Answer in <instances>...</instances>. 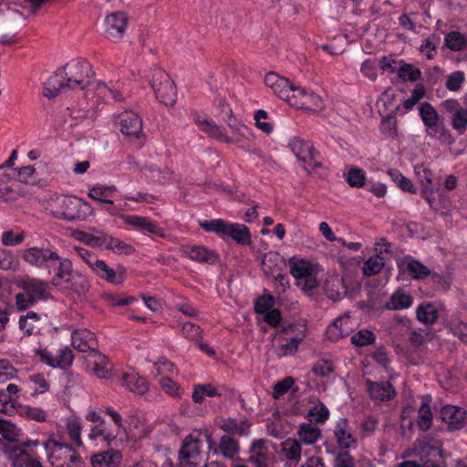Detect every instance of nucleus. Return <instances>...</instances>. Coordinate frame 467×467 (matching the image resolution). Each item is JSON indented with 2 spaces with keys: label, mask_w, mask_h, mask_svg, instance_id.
Masks as SVG:
<instances>
[{
  "label": "nucleus",
  "mask_w": 467,
  "mask_h": 467,
  "mask_svg": "<svg viewBox=\"0 0 467 467\" xmlns=\"http://www.w3.org/2000/svg\"><path fill=\"white\" fill-rule=\"evenodd\" d=\"M94 72L90 63L80 57L74 58L59 67L45 84L43 95L54 99L65 89L84 90L91 85Z\"/></svg>",
  "instance_id": "obj_1"
},
{
  "label": "nucleus",
  "mask_w": 467,
  "mask_h": 467,
  "mask_svg": "<svg viewBox=\"0 0 467 467\" xmlns=\"http://www.w3.org/2000/svg\"><path fill=\"white\" fill-rule=\"evenodd\" d=\"M48 208L56 218L69 222L85 219L90 213V205L87 202L67 195L51 198Z\"/></svg>",
  "instance_id": "obj_2"
},
{
  "label": "nucleus",
  "mask_w": 467,
  "mask_h": 467,
  "mask_svg": "<svg viewBox=\"0 0 467 467\" xmlns=\"http://www.w3.org/2000/svg\"><path fill=\"white\" fill-rule=\"evenodd\" d=\"M194 120L200 130L208 136L227 143L243 144L247 140L246 134L250 133V129L244 125L237 126L229 123L228 125L232 130V136H227L222 131L221 128L213 121H209L200 116L196 117Z\"/></svg>",
  "instance_id": "obj_3"
},
{
  "label": "nucleus",
  "mask_w": 467,
  "mask_h": 467,
  "mask_svg": "<svg viewBox=\"0 0 467 467\" xmlns=\"http://www.w3.org/2000/svg\"><path fill=\"white\" fill-rule=\"evenodd\" d=\"M42 444L49 460L61 462L57 463L58 467H72L80 463V456L71 445L52 438L47 439Z\"/></svg>",
  "instance_id": "obj_4"
},
{
  "label": "nucleus",
  "mask_w": 467,
  "mask_h": 467,
  "mask_svg": "<svg viewBox=\"0 0 467 467\" xmlns=\"http://www.w3.org/2000/svg\"><path fill=\"white\" fill-rule=\"evenodd\" d=\"M201 435V431H195L183 439L178 453L180 467H200Z\"/></svg>",
  "instance_id": "obj_5"
},
{
  "label": "nucleus",
  "mask_w": 467,
  "mask_h": 467,
  "mask_svg": "<svg viewBox=\"0 0 467 467\" xmlns=\"http://www.w3.org/2000/svg\"><path fill=\"white\" fill-rule=\"evenodd\" d=\"M289 147L307 173L321 168V161L317 160L318 153L310 141L295 137L291 140Z\"/></svg>",
  "instance_id": "obj_6"
},
{
  "label": "nucleus",
  "mask_w": 467,
  "mask_h": 467,
  "mask_svg": "<svg viewBox=\"0 0 467 467\" xmlns=\"http://www.w3.org/2000/svg\"><path fill=\"white\" fill-rule=\"evenodd\" d=\"M150 86L156 98L164 105H173L176 100V87L171 77L161 69L153 71Z\"/></svg>",
  "instance_id": "obj_7"
},
{
  "label": "nucleus",
  "mask_w": 467,
  "mask_h": 467,
  "mask_svg": "<svg viewBox=\"0 0 467 467\" xmlns=\"http://www.w3.org/2000/svg\"><path fill=\"white\" fill-rule=\"evenodd\" d=\"M441 108L450 115L451 125L459 135L467 130V109L462 108L456 99L442 101Z\"/></svg>",
  "instance_id": "obj_8"
},
{
  "label": "nucleus",
  "mask_w": 467,
  "mask_h": 467,
  "mask_svg": "<svg viewBox=\"0 0 467 467\" xmlns=\"http://www.w3.org/2000/svg\"><path fill=\"white\" fill-rule=\"evenodd\" d=\"M120 132L130 139H140L142 135V119L134 111H124L118 116Z\"/></svg>",
  "instance_id": "obj_9"
},
{
  "label": "nucleus",
  "mask_w": 467,
  "mask_h": 467,
  "mask_svg": "<svg viewBox=\"0 0 467 467\" xmlns=\"http://www.w3.org/2000/svg\"><path fill=\"white\" fill-rule=\"evenodd\" d=\"M128 17L123 12H114L106 16L105 34L111 41H119L126 30Z\"/></svg>",
  "instance_id": "obj_10"
},
{
  "label": "nucleus",
  "mask_w": 467,
  "mask_h": 467,
  "mask_svg": "<svg viewBox=\"0 0 467 467\" xmlns=\"http://www.w3.org/2000/svg\"><path fill=\"white\" fill-rule=\"evenodd\" d=\"M72 346L79 352H88L91 358L94 352H99L97 349L98 341L93 332L88 329H78L72 333Z\"/></svg>",
  "instance_id": "obj_11"
},
{
  "label": "nucleus",
  "mask_w": 467,
  "mask_h": 467,
  "mask_svg": "<svg viewBox=\"0 0 467 467\" xmlns=\"http://www.w3.org/2000/svg\"><path fill=\"white\" fill-rule=\"evenodd\" d=\"M435 454L441 457L442 451L440 448L439 442L431 438L417 440L413 443L410 453V455L418 457L420 462L431 460V457L435 456Z\"/></svg>",
  "instance_id": "obj_12"
},
{
  "label": "nucleus",
  "mask_w": 467,
  "mask_h": 467,
  "mask_svg": "<svg viewBox=\"0 0 467 467\" xmlns=\"http://www.w3.org/2000/svg\"><path fill=\"white\" fill-rule=\"evenodd\" d=\"M441 418L451 431L460 430L464 425L466 411L458 406L446 405L441 410Z\"/></svg>",
  "instance_id": "obj_13"
},
{
  "label": "nucleus",
  "mask_w": 467,
  "mask_h": 467,
  "mask_svg": "<svg viewBox=\"0 0 467 467\" xmlns=\"http://www.w3.org/2000/svg\"><path fill=\"white\" fill-rule=\"evenodd\" d=\"M265 84L280 99L286 100L291 93L292 83L286 78L275 72H268L265 77Z\"/></svg>",
  "instance_id": "obj_14"
},
{
  "label": "nucleus",
  "mask_w": 467,
  "mask_h": 467,
  "mask_svg": "<svg viewBox=\"0 0 467 467\" xmlns=\"http://www.w3.org/2000/svg\"><path fill=\"white\" fill-rule=\"evenodd\" d=\"M182 253L191 260L198 263L215 265L219 262V255L213 250L204 246H184Z\"/></svg>",
  "instance_id": "obj_15"
},
{
  "label": "nucleus",
  "mask_w": 467,
  "mask_h": 467,
  "mask_svg": "<svg viewBox=\"0 0 467 467\" xmlns=\"http://www.w3.org/2000/svg\"><path fill=\"white\" fill-rule=\"evenodd\" d=\"M366 385L372 400L380 401L389 400L396 395L395 389L389 381L375 382L367 379Z\"/></svg>",
  "instance_id": "obj_16"
},
{
  "label": "nucleus",
  "mask_w": 467,
  "mask_h": 467,
  "mask_svg": "<svg viewBox=\"0 0 467 467\" xmlns=\"http://www.w3.org/2000/svg\"><path fill=\"white\" fill-rule=\"evenodd\" d=\"M119 434L118 428H114L111 424L105 421L92 426L89 430L88 438L91 441L99 440L110 445L116 441Z\"/></svg>",
  "instance_id": "obj_17"
},
{
  "label": "nucleus",
  "mask_w": 467,
  "mask_h": 467,
  "mask_svg": "<svg viewBox=\"0 0 467 467\" xmlns=\"http://www.w3.org/2000/svg\"><path fill=\"white\" fill-rule=\"evenodd\" d=\"M19 286L28 292L36 301L50 297L48 285L42 280L27 277L20 281Z\"/></svg>",
  "instance_id": "obj_18"
},
{
  "label": "nucleus",
  "mask_w": 467,
  "mask_h": 467,
  "mask_svg": "<svg viewBox=\"0 0 467 467\" xmlns=\"http://www.w3.org/2000/svg\"><path fill=\"white\" fill-rule=\"evenodd\" d=\"M276 261H279L281 265H284L282 260L279 258L278 254L270 253L269 254H265L261 262L262 268L266 275H272L275 281L278 282L283 287H285V285H288L286 275L279 272L280 268L278 264L272 265V263H275Z\"/></svg>",
  "instance_id": "obj_19"
},
{
  "label": "nucleus",
  "mask_w": 467,
  "mask_h": 467,
  "mask_svg": "<svg viewBox=\"0 0 467 467\" xmlns=\"http://www.w3.org/2000/svg\"><path fill=\"white\" fill-rule=\"evenodd\" d=\"M334 435L337 442L341 449H348L355 447L357 441L353 438L350 431L348 430V420L346 418L340 419L334 430Z\"/></svg>",
  "instance_id": "obj_20"
},
{
  "label": "nucleus",
  "mask_w": 467,
  "mask_h": 467,
  "mask_svg": "<svg viewBox=\"0 0 467 467\" xmlns=\"http://www.w3.org/2000/svg\"><path fill=\"white\" fill-rule=\"evenodd\" d=\"M120 383L130 391L142 395L148 391V382L135 372H125L120 378Z\"/></svg>",
  "instance_id": "obj_21"
},
{
  "label": "nucleus",
  "mask_w": 467,
  "mask_h": 467,
  "mask_svg": "<svg viewBox=\"0 0 467 467\" xmlns=\"http://www.w3.org/2000/svg\"><path fill=\"white\" fill-rule=\"evenodd\" d=\"M420 119L428 130L437 132L440 123V115L436 109L429 102H422L419 107Z\"/></svg>",
  "instance_id": "obj_22"
},
{
  "label": "nucleus",
  "mask_w": 467,
  "mask_h": 467,
  "mask_svg": "<svg viewBox=\"0 0 467 467\" xmlns=\"http://www.w3.org/2000/svg\"><path fill=\"white\" fill-rule=\"evenodd\" d=\"M57 262L59 263V265L57 274L53 277L52 284L60 290H66L69 287V285H65V283L74 274L72 272V263L69 259L62 257Z\"/></svg>",
  "instance_id": "obj_23"
},
{
  "label": "nucleus",
  "mask_w": 467,
  "mask_h": 467,
  "mask_svg": "<svg viewBox=\"0 0 467 467\" xmlns=\"http://www.w3.org/2000/svg\"><path fill=\"white\" fill-rule=\"evenodd\" d=\"M125 223L138 230H144L148 233L154 234L159 236H163V230L158 223L148 217L141 216H129L125 219Z\"/></svg>",
  "instance_id": "obj_24"
},
{
  "label": "nucleus",
  "mask_w": 467,
  "mask_h": 467,
  "mask_svg": "<svg viewBox=\"0 0 467 467\" xmlns=\"http://www.w3.org/2000/svg\"><path fill=\"white\" fill-rule=\"evenodd\" d=\"M251 424L248 420L244 419L241 421L234 418L223 419L219 424V428L225 432L236 434L238 436L247 435L250 431Z\"/></svg>",
  "instance_id": "obj_25"
},
{
  "label": "nucleus",
  "mask_w": 467,
  "mask_h": 467,
  "mask_svg": "<svg viewBox=\"0 0 467 467\" xmlns=\"http://www.w3.org/2000/svg\"><path fill=\"white\" fill-rule=\"evenodd\" d=\"M121 460V454L118 451H103L91 457L93 467H116Z\"/></svg>",
  "instance_id": "obj_26"
},
{
  "label": "nucleus",
  "mask_w": 467,
  "mask_h": 467,
  "mask_svg": "<svg viewBox=\"0 0 467 467\" xmlns=\"http://www.w3.org/2000/svg\"><path fill=\"white\" fill-rule=\"evenodd\" d=\"M227 228L225 237L230 236L238 244H251V234L247 226L240 223H229Z\"/></svg>",
  "instance_id": "obj_27"
},
{
  "label": "nucleus",
  "mask_w": 467,
  "mask_h": 467,
  "mask_svg": "<svg viewBox=\"0 0 467 467\" xmlns=\"http://www.w3.org/2000/svg\"><path fill=\"white\" fill-rule=\"evenodd\" d=\"M96 275L109 283L119 285L122 283V278L118 276L116 271L109 267L103 260H95V265L92 269Z\"/></svg>",
  "instance_id": "obj_28"
},
{
  "label": "nucleus",
  "mask_w": 467,
  "mask_h": 467,
  "mask_svg": "<svg viewBox=\"0 0 467 467\" xmlns=\"http://www.w3.org/2000/svg\"><path fill=\"white\" fill-rule=\"evenodd\" d=\"M297 435L303 443L310 445L320 438L321 430L311 422L302 423L298 428Z\"/></svg>",
  "instance_id": "obj_29"
},
{
  "label": "nucleus",
  "mask_w": 467,
  "mask_h": 467,
  "mask_svg": "<svg viewBox=\"0 0 467 467\" xmlns=\"http://www.w3.org/2000/svg\"><path fill=\"white\" fill-rule=\"evenodd\" d=\"M91 358L93 359V371L95 375L99 379L109 378L112 366L109 358L101 352H94V356Z\"/></svg>",
  "instance_id": "obj_30"
},
{
  "label": "nucleus",
  "mask_w": 467,
  "mask_h": 467,
  "mask_svg": "<svg viewBox=\"0 0 467 467\" xmlns=\"http://www.w3.org/2000/svg\"><path fill=\"white\" fill-rule=\"evenodd\" d=\"M65 285H69V287L65 291L72 290L78 296L86 295L88 292L90 286L89 282L86 276L78 272L74 273L68 281L65 283Z\"/></svg>",
  "instance_id": "obj_31"
},
{
  "label": "nucleus",
  "mask_w": 467,
  "mask_h": 467,
  "mask_svg": "<svg viewBox=\"0 0 467 467\" xmlns=\"http://www.w3.org/2000/svg\"><path fill=\"white\" fill-rule=\"evenodd\" d=\"M219 450L224 458L234 459L238 454L240 447L236 440L229 435H223L220 439Z\"/></svg>",
  "instance_id": "obj_32"
},
{
  "label": "nucleus",
  "mask_w": 467,
  "mask_h": 467,
  "mask_svg": "<svg viewBox=\"0 0 467 467\" xmlns=\"http://www.w3.org/2000/svg\"><path fill=\"white\" fill-rule=\"evenodd\" d=\"M281 450L289 461L299 462L301 460V444L296 439H286L281 444Z\"/></svg>",
  "instance_id": "obj_33"
},
{
  "label": "nucleus",
  "mask_w": 467,
  "mask_h": 467,
  "mask_svg": "<svg viewBox=\"0 0 467 467\" xmlns=\"http://www.w3.org/2000/svg\"><path fill=\"white\" fill-rule=\"evenodd\" d=\"M229 223L222 219H214L199 222V226L208 233H214L222 238H225Z\"/></svg>",
  "instance_id": "obj_34"
},
{
  "label": "nucleus",
  "mask_w": 467,
  "mask_h": 467,
  "mask_svg": "<svg viewBox=\"0 0 467 467\" xmlns=\"http://www.w3.org/2000/svg\"><path fill=\"white\" fill-rule=\"evenodd\" d=\"M415 172L423 186L422 194L425 196L428 202L431 203V200L429 194L432 192V190L429 187V185L432 183V172L431 170L424 166H416Z\"/></svg>",
  "instance_id": "obj_35"
},
{
  "label": "nucleus",
  "mask_w": 467,
  "mask_h": 467,
  "mask_svg": "<svg viewBox=\"0 0 467 467\" xmlns=\"http://www.w3.org/2000/svg\"><path fill=\"white\" fill-rule=\"evenodd\" d=\"M310 264L306 260H290V274L296 279L307 278L311 275Z\"/></svg>",
  "instance_id": "obj_36"
},
{
  "label": "nucleus",
  "mask_w": 467,
  "mask_h": 467,
  "mask_svg": "<svg viewBox=\"0 0 467 467\" xmlns=\"http://www.w3.org/2000/svg\"><path fill=\"white\" fill-rule=\"evenodd\" d=\"M105 247L119 254H132L135 252L132 245L109 235H107Z\"/></svg>",
  "instance_id": "obj_37"
},
{
  "label": "nucleus",
  "mask_w": 467,
  "mask_h": 467,
  "mask_svg": "<svg viewBox=\"0 0 467 467\" xmlns=\"http://www.w3.org/2000/svg\"><path fill=\"white\" fill-rule=\"evenodd\" d=\"M385 265V258L376 254L370 256L365 263L362 268L363 274L367 276H371L379 274Z\"/></svg>",
  "instance_id": "obj_38"
},
{
  "label": "nucleus",
  "mask_w": 467,
  "mask_h": 467,
  "mask_svg": "<svg viewBox=\"0 0 467 467\" xmlns=\"http://www.w3.org/2000/svg\"><path fill=\"white\" fill-rule=\"evenodd\" d=\"M15 467H43L39 458L26 452L25 450H20L14 460Z\"/></svg>",
  "instance_id": "obj_39"
},
{
  "label": "nucleus",
  "mask_w": 467,
  "mask_h": 467,
  "mask_svg": "<svg viewBox=\"0 0 467 467\" xmlns=\"http://www.w3.org/2000/svg\"><path fill=\"white\" fill-rule=\"evenodd\" d=\"M432 412L431 406L423 402L418 411V426L421 431H428L432 424Z\"/></svg>",
  "instance_id": "obj_40"
},
{
  "label": "nucleus",
  "mask_w": 467,
  "mask_h": 467,
  "mask_svg": "<svg viewBox=\"0 0 467 467\" xmlns=\"http://www.w3.org/2000/svg\"><path fill=\"white\" fill-rule=\"evenodd\" d=\"M416 314L418 320L424 324H433L438 318V312L431 304L420 306L417 308Z\"/></svg>",
  "instance_id": "obj_41"
},
{
  "label": "nucleus",
  "mask_w": 467,
  "mask_h": 467,
  "mask_svg": "<svg viewBox=\"0 0 467 467\" xmlns=\"http://www.w3.org/2000/svg\"><path fill=\"white\" fill-rule=\"evenodd\" d=\"M388 173L391 177L392 181L395 182L403 192H408L411 193L416 192V189L412 182L409 178L403 176L402 173L400 172V171L390 169L389 170Z\"/></svg>",
  "instance_id": "obj_42"
},
{
  "label": "nucleus",
  "mask_w": 467,
  "mask_h": 467,
  "mask_svg": "<svg viewBox=\"0 0 467 467\" xmlns=\"http://www.w3.org/2000/svg\"><path fill=\"white\" fill-rule=\"evenodd\" d=\"M412 304V297L409 295L402 293L394 294L389 302L387 304V307L392 310H399L408 308Z\"/></svg>",
  "instance_id": "obj_43"
},
{
  "label": "nucleus",
  "mask_w": 467,
  "mask_h": 467,
  "mask_svg": "<svg viewBox=\"0 0 467 467\" xmlns=\"http://www.w3.org/2000/svg\"><path fill=\"white\" fill-rule=\"evenodd\" d=\"M303 337H295L287 340L285 344L280 345L275 349V354L279 358H283L289 355H294L297 349L299 344L302 342Z\"/></svg>",
  "instance_id": "obj_44"
},
{
  "label": "nucleus",
  "mask_w": 467,
  "mask_h": 467,
  "mask_svg": "<svg viewBox=\"0 0 467 467\" xmlns=\"http://www.w3.org/2000/svg\"><path fill=\"white\" fill-rule=\"evenodd\" d=\"M407 269L414 279H422L431 275V271L421 262L415 259L408 262Z\"/></svg>",
  "instance_id": "obj_45"
},
{
  "label": "nucleus",
  "mask_w": 467,
  "mask_h": 467,
  "mask_svg": "<svg viewBox=\"0 0 467 467\" xmlns=\"http://www.w3.org/2000/svg\"><path fill=\"white\" fill-rule=\"evenodd\" d=\"M302 109L318 110L323 107L322 99L313 91L307 90L302 103H299Z\"/></svg>",
  "instance_id": "obj_46"
},
{
  "label": "nucleus",
  "mask_w": 467,
  "mask_h": 467,
  "mask_svg": "<svg viewBox=\"0 0 467 467\" xmlns=\"http://www.w3.org/2000/svg\"><path fill=\"white\" fill-rule=\"evenodd\" d=\"M346 180L349 186L360 188L365 184L366 175L361 169L352 167L347 172Z\"/></svg>",
  "instance_id": "obj_47"
},
{
  "label": "nucleus",
  "mask_w": 467,
  "mask_h": 467,
  "mask_svg": "<svg viewBox=\"0 0 467 467\" xmlns=\"http://www.w3.org/2000/svg\"><path fill=\"white\" fill-rule=\"evenodd\" d=\"M20 429H18L12 422L0 419V434L4 437V439L9 441H16L19 436Z\"/></svg>",
  "instance_id": "obj_48"
},
{
  "label": "nucleus",
  "mask_w": 467,
  "mask_h": 467,
  "mask_svg": "<svg viewBox=\"0 0 467 467\" xmlns=\"http://www.w3.org/2000/svg\"><path fill=\"white\" fill-rule=\"evenodd\" d=\"M22 258L30 265L42 268L41 247H31L23 251Z\"/></svg>",
  "instance_id": "obj_49"
},
{
  "label": "nucleus",
  "mask_w": 467,
  "mask_h": 467,
  "mask_svg": "<svg viewBox=\"0 0 467 467\" xmlns=\"http://www.w3.org/2000/svg\"><path fill=\"white\" fill-rule=\"evenodd\" d=\"M399 77L404 81H416L420 78V70L411 64H405L398 69Z\"/></svg>",
  "instance_id": "obj_50"
},
{
  "label": "nucleus",
  "mask_w": 467,
  "mask_h": 467,
  "mask_svg": "<svg viewBox=\"0 0 467 467\" xmlns=\"http://www.w3.org/2000/svg\"><path fill=\"white\" fill-rule=\"evenodd\" d=\"M81 429H82L81 421L78 419L69 420L67 423V433H68L71 441H74V443L77 446L82 445V440H81V436H80Z\"/></svg>",
  "instance_id": "obj_51"
},
{
  "label": "nucleus",
  "mask_w": 467,
  "mask_h": 467,
  "mask_svg": "<svg viewBox=\"0 0 467 467\" xmlns=\"http://www.w3.org/2000/svg\"><path fill=\"white\" fill-rule=\"evenodd\" d=\"M445 43L450 49L459 51L467 44V41L460 32L452 31L445 36Z\"/></svg>",
  "instance_id": "obj_52"
},
{
  "label": "nucleus",
  "mask_w": 467,
  "mask_h": 467,
  "mask_svg": "<svg viewBox=\"0 0 467 467\" xmlns=\"http://www.w3.org/2000/svg\"><path fill=\"white\" fill-rule=\"evenodd\" d=\"M295 384V379L292 377H285L282 380L276 382L273 387L272 398L278 400L281 396L285 394Z\"/></svg>",
  "instance_id": "obj_53"
},
{
  "label": "nucleus",
  "mask_w": 467,
  "mask_h": 467,
  "mask_svg": "<svg viewBox=\"0 0 467 467\" xmlns=\"http://www.w3.org/2000/svg\"><path fill=\"white\" fill-rule=\"evenodd\" d=\"M328 415L329 411L323 403L314 406L307 412L310 420H314L316 423H324L327 420Z\"/></svg>",
  "instance_id": "obj_54"
},
{
  "label": "nucleus",
  "mask_w": 467,
  "mask_h": 467,
  "mask_svg": "<svg viewBox=\"0 0 467 467\" xmlns=\"http://www.w3.org/2000/svg\"><path fill=\"white\" fill-rule=\"evenodd\" d=\"M306 91L307 90L305 88L292 85L291 93L288 95V98L286 99L285 101L290 106L301 109L302 105H300L299 103H302Z\"/></svg>",
  "instance_id": "obj_55"
},
{
  "label": "nucleus",
  "mask_w": 467,
  "mask_h": 467,
  "mask_svg": "<svg viewBox=\"0 0 467 467\" xmlns=\"http://www.w3.org/2000/svg\"><path fill=\"white\" fill-rule=\"evenodd\" d=\"M13 175L17 176V180L24 183H34L36 181V170L33 166L28 165L20 169L13 170Z\"/></svg>",
  "instance_id": "obj_56"
},
{
  "label": "nucleus",
  "mask_w": 467,
  "mask_h": 467,
  "mask_svg": "<svg viewBox=\"0 0 467 467\" xmlns=\"http://www.w3.org/2000/svg\"><path fill=\"white\" fill-rule=\"evenodd\" d=\"M375 335L368 330H360L351 337L352 344L364 347L372 344L375 341Z\"/></svg>",
  "instance_id": "obj_57"
},
{
  "label": "nucleus",
  "mask_w": 467,
  "mask_h": 467,
  "mask_svg": "<svg viewBox=\"0 0 467 467\" xmlns=\"http://www.w3.org/2000/svg\"><path fill=\"white\" fill-rule=\"evenodd\" d=\"M79 240L93 247H100L105 245L107 234H99V235L88 234L84 232H79Z\"/></svg>",
  "instance_id": "obj_58"
},
{
  "label": "nucleus",
  "mask_w": 467,
  "mask_h": 467,
  "mask_svg": "<svg viewBox=\"0 0 467 467\" xmlns=\"http://www.w3.org/2000/svg\"><path fill=\"white\" fill-rule=\"evenodd\" d=\"M312 371L316 376L327 377L334 371V366L329 360L320 359L314 364Z\"/></svg>",
  "instance_id": "obj_59"
},
{
  "label": "nucleus",
  "mask_w": 467,
  "mask_h": 467,
  "mask_svg": "<svg viewBox=\"0 0 467 467\" xmlns=\"http://www.w3.org/2000/svg\"><path fill=\"white\" fill-rule=\"evenodd\" d=\"M182 330L184 337L190 340L198 341L202 338V329L198 325L186 322L182 325Z\"/></svg>",
  "instance_id": "obj_60"
},
{
  "label": "nucleus",
  "mask_w": 467,
  "mask_h": 467,
  "mask_svg": "<svg viewBox=\"0 0 467 467\" xmlns=\"http://www.w3.org/2000/svg\"><path fill=\"white\" fill-rule=\"evenodd\" d=\"M60 259L57 252L50 247H41L42 268H49L53 262Z\"/></svg>",
  "instance_id": "obj_61"
},
{
  "label": "nucleus",
  "mask_w": 467,
  "mask_h": 467,
  "mask_svg": "<svg viewBox=\"0 0 467 467\" xmlns=\"http://www.w3.org/2000/svg\"><path fill=\"white\" fill-rule=\"evenodd\" d=\"M16 369L7 359H0V383L16 377Z\"/></svg>",
  "instance_id": "obj_62"
},
{
  "label": "nucleus",
  "mask_w": 467,
  "mask_h": 467,
  "mask_svg": "<svg viewBox=\"0 0 467 467\" xmlns=\"http://www.w3.org/2000/svg\"><path fill=\"white\" fill-rule=\"evenodd\" d=\"M464 80V74L462 71H455L447 77L445 87L450 91H458Z\"/></svg>",
  "instance_id": "obj_63"
},
{
  "label": "nucleus",
  "mask_w": 467,
  "mask_h": 467,
  "mask_svg": "<svg viewBox=\"0 0 467 467\" xmlns=\"http://www.w3.org/2000/svg\"><path fill=\"white\" fill-rule=\"evenodd\" d=\"M73 358L72 351L67 347L61 348L57 358L55 359V368H67L71 366Z\"/></svg>",
  "instance_id": "obj_64"
}]
</instances>
